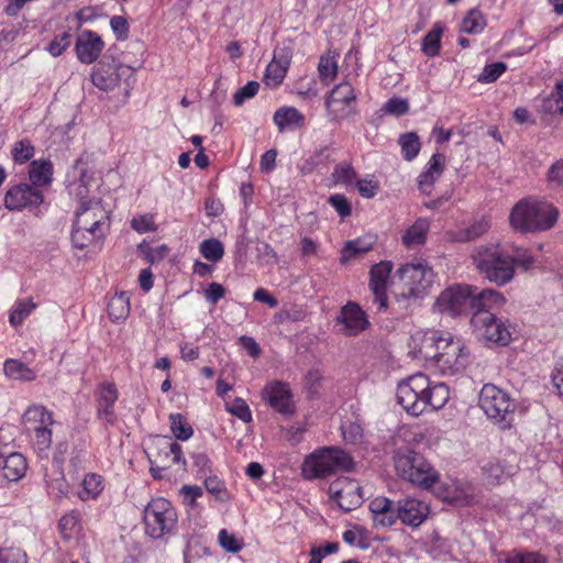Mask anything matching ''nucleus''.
I'll return each mask as SVG.
<instances>
[{
    "instance_id": "obj_29",
    "label": "nucleus",
    "mask_w": 563,
    "mask_h": 563,
    "mask_svg": "<svg viewBox=\"0 0 563 563\" xmlns=\"http://www.w3.org/2000/svg\"><path fill=\"white\" fill-rule=\"evenodd\" d=\"M430 229V221L426 218H419L404 233L401 241L407 249H416L426 243L427 234Z\"/></svg>"
},
{
    "instance_id": "obj_26",
    "label": "nucleus",
    "mask_w": 563,
    "mask_h": 563,
    "mask_svg": "<svg viewBox=\"0 0 563 563\" xmlns=\"http://www.w3.org/2000/svg\"><path fill=\"white\" fill-rule=\"evenodd\" d=\"M120 70L124 71L129 69H124L122 66L113 68L111 66L98 65L92 69L90 75L91 81L100 90H112L119 85Z\"/></svg>"
},
{
    "instance_id": "obj_54",
    "label": "nucleus",
    "mask_w": 563,
    "mask_h": 563,
    "mask_svg": "<svg viewBox=\"0 0 563 563\" xmlns=\"http://www.w3.org/2000/svg\"><path fill=\"white\" fill-rule=\"evenodd\" d=\"M260 89V82L252 80L249 81L245 86L240 88L233 96V103L236 107L243 104V102L247 99H251L256 96Z\"/></svg>"
},
{
    "instance_id": "obj_11",
    "label": "nucleus",
    "mask_w": 563,
    "mask_h": 563,
    "mask_svg": "<svg viewBox=\"0 0 563 563\" xmlns=\"http://www.w3.org/2000/svg\"><path fill=\"white\" fill-rule=\"evenodd\" d=\"M176 522V510L165 498L152 499L144 509L145 530L154 539L169 533Z\"/></svg>"
},
{
    "instance_id": "obj_4",
    "label": "nucleus",
    "mask_w": 563,
    "mask_h": 563,
    "mask_svg": "<svg viewBox=\"0 0 563 563\" xmlns=\"http://www.w3.org/2000/svg\"><path fill=\"white\" fill-rule=\"evenodd\" d=\"M472 260L483 278L497 286H505L515 277L512 254L499 244L477 246Z\"/></svg>"
},
{
    "instance_id": "obj_5",
    "label": "nucleus",
    "mask_w": 563,
    "mask_h": 563,
    "mask_svg": "<svg viewBox=\"0 0 563 563\" xmlns=\"http://www.w3.org/2000/svg\"><path fill=\"white\" fill-rule=\"evenodd\" d=\"M353 457L335 446H324L307 455L301 464L305 479L327 478L338 472H351L354 468Z\"/></svg>"
},
{
    "instance_id": "obj_2",
    "label": "nucleus",
    "mask_w": 563,
    "mask_h": 563,
    "mask_svg": "<svg viewBox=\"0 0 563 563\" xmlns=\"http://www.w3.org/2000/svg\"><path fill=\"white\" fill-rule=\"evenodd\" d=\"M419 352L424 358L433 360L443 374H455L462 371L467 362L463 343L449 332H426Z\"/></svg>"
},
{
    "instance_id": "obj_34",
    "label": "nucleus",
    "mask_w": 563,
    "mask_h": 563,
    "mask_svg": "<svg viewBox=\"0 0 563 563\" xmlns=\"http://www.w3.org/2000/svg\"><path fill=\"white\" fill-rule=\"evenodd\" d=\"M130 313V297L126 292L115 294L108 303V314L112 321L124 320Z\"/></svg>"
},
{
    "instance_id": "obj_17",
    "label": "nucleus",
    "mask_w": 563,
    "mask_h": 563,
    "mask_svg": "<svg viewBox=\"0 0 563 563\" xmlns=\"http://www.w3.org/2000/svg\"><path fill=\"white\" fill-rule=\"evenodd\" d=\"M43 200L41 190L29 184H19L7 191L4 207L10 211L22 210L27 207H38Z\"/></svg>"
},
{
    "instance_id": "obj_23",
    "label": "nucleus",
    "mask_w": 563,
    "mask_h": 563,
    "mask_svg": "<svg viewBox=\"0 0 563 563\" xmlns=\"http://www.w3.org/2000/svg\"><path fill=\"white\" fill-rule=\"evenodd\" d=\"M118 400V390L113 384H102L97 390V416L113 424L117 420L114 404Z\"/></svg>"
},
{
    "instance_id": "obj_58",
    "label": "nucleus",
    "mask_w": 563,
    "mask_h": 563,
    "mask_svg": "<svg viewBox=\"0 0 563 563\" xmlns=\"http://www.w3.org/2000/svg\"><path fill=\"white\" fill-rule=\"evenodd\" d=\"M205 487L208 493L213 495L217 500H225V486L224 483L217 476H208L205 479Z\"/></svg>"
},
{
    "instance_id": "obj_10",
    "label": "nucleus",
    "mask_w": 563,
    "mask_h": 563,
    "mask_svg": "<svg viewBox=\"0 0 563 563\" xmlns=\"http://www.w3.org/2000/svg\"><path fill=\"white\" fill-rule=\"evenodd\" d=\"M22 421L25 431L32 437L34 450L38 455H46L52 445V412L44 406L33 405L25 410Z\"/></svg>"
},
{
    "instance_id": "obj_40",
    "label": "nucleus",
    "mask_w": 563,
    "mask_h": 563,
    "mask_svg": "<svg viewBox=\"0 0 563 563\" xmlns=\"http://www.w3.org/2000/svg\"><path fill=\"white\" fill-rule=\"evenodd\" d=\"M202 256L213 263L219 262L224 255L223 244L218 239H207L200 244Z\"/></svg>"
},
{
    "instance_id": "obj_50",
    "label": "nucleus",
    "mask_w": 563,
    "mask_h": 563,
    "mask_svg": "<svg viewBox=\"0 0 563 563\" xmlns=\"http://www.w3.org/2000/svg\"><path fill=\"white\" fill-rule=\"evenodd\" d=\"M71 44V35L68 32H63L54 37L46 47L47 52L54 56H60Z\"/></svg>"
},
{
    "instance_id": "obj_19",
    "label": "nucleus",
    "mask_w": 563,
    "mask_h": 563,
    "mask_svg": "<svg viewBox=\"0 0 563 563\" xmlns=\"http://www.w3.org/2000/svg\"><path fill=\"white\" fill-rule=\"evenodd\" d=\"M263 393L265 395L266 401L277 412L283 415H292L295 412L292 394L286 383H272L264 388Z\"/></svg>"
},
{
    "instance_id": "obj_38",
    "label": "nucleus",
    "mask_w": 563,
    "mask_h": 563,
    "mask_svg": "<svg viewBox=\"0 0 563 563\" xmlns=\"http://www.w3.org/2000/svg\"><path fill=\"white\" fill-rule=\"evenodd\" d=\"M486 26V20L483 13L477 9L467 12L461 24V31L468 34H478Z\"/></svg>"
},
{
    "instance_id": "obj_20",
    "label": "nucleus",
    "mask_w": 563,
    "mask_h": 563,
    "mask_svg": "<svg viewBox=\"0 0 563 563\" xmlns=\"http://www.w3.org/2000/svg\"><path fill=\"white\" fill-rule=\"evenodd\" d=\"M103 47L104 43L97 33L82 31L77 36L75 52L81 63L89 65L97 60Z\"/></svg>"
},
{
    "instance_id": "obj_36",
    "label": "nucleus",
    "mask_w": 563,
    "mask_h": 563,
    "mask_svg": "<svg viewBox=\"0 0 563 563\" xmlns=\"http://www.w3.org/2000/svg\"><path fill=\"white\" fill-rule=\"evenodd\" d=\"M398 143L401 147L402 157L408 162H411L413 158H416L421 150L420 137L416 132H407L401 134L398 139Z\"/></svg>"
},
{
    "instance_id": "obj_56",
    "label": "nucleus",
    "mask_w": 563,
    "mask_h": 563,
    "mask_svg": "<svg viewBox=\"0 0 563 563\" xmlns=\"http://www.w3.org/2000/svg\"><path fill=\"white\" fill-rule=\"evenodd\" d=\"M383 110L386 113L400 117L409 111V104L406 99L393 97L384 104Z\"/></svg>"
},
{
    "instance_id": "obj_33",
    "label": "nucleus",
    "mask_w": 563,
    "mask_h": 563,
    "mask_svg": "<svg viewBox=\"0 0 563 563\" xmlns=\"http://www.w3.org/2000/svg\"><path fill=\"white\" fill-rule=\"evenodd\" d=\"M482 471L490 484H500L509 476H511V470H509L503 461L497 459H493L486 462L482 466Z\"/></svg>"
},
{
    "instance_id": "obj_53",
    "label": "nucleus",
    "mask_w": 563,
    "mask_h": 563,
    "mask_svg": "<svg viewBox=\"0 0 563 563\" xmlns=\"http://www.w3.org/2000/svg\"><path fill=\"white\" fill-rule=\"evenodd\" d=\"M227 410L243 422L252 420L250 407L242 398H235L231 404H227Z\"/></svg>"
},
{
    "instance_id": "obj_47",
    "label": "nucleus",
    "mask_w": 563,
    "mask_h": 563,
    "mask_svg": "<svg viewBox=\"0 0 563 563\" xmlns=\"http://www.w3.org/2000/svg\"><path fill=\"white\" fill-rule=\"evenodd\" d=\"M137 250L144 256V258L151 264L161 262L167 255L168 252V247L166 245L152 247L145 242L139 244Z\"/></svg>"
},
{
    "instance_id": "obj_6",
    "label": "nucleus",
    "mask_w": 563,
    "mask_h": 563,
    "mask_svg": "<svg viewBox=\"0 0 563 563\" xmlns=\"http://www.w3.org/2000/svg\"><path fill=\"white\" fill-rule=\"evenodd\" d=\"M559 211L547 202L519 201L511 210L510 224L516 231L536 232L554 225Z\"/></svg>"
},
{
    "instance_id": "obj_18",
    "label": "nucleus",
    "mask_w": 563,
    "mask_h": 563,
    "mask_svg": "<svg viewBox=\"0 0 563 563\" xmlns=\"http://www.w3.org/2000/svg\"><path fill=\"white\" fill-rule=\"evenodd\" d=\"M398 520L405 526L418 528L430 514L429 505L413 497H406L398 500Z\"/></svg>"
},
{
    "instance_id": "obj_28",
    "label": "nucleus",
    "mask_w": 563,
    "mask_h": 563,
    "mask_svg": "<svg viewBox=\"0 0 563 563\" xmlns=\"http://www.w3.org/2000/svg\"><path fill=\"white\" fill-rule=\"evenodd\" d=\"M490 228L489 219L482 217L474 220L466 228L459 229L450 233V239L454 242L465 243L474 241L484 235Z\"/></svg>"
},
{
    "instance_id": "obj_43",
    "label": "nucleus",
    "mask_w": 563,
    "mask_h": 563,
    "mask_svg": "<svg viewBox=\"0 0 563 563\" xmlns=\"http://www.w3.org/2000/svg\"><path fill=\"white\" fill-rule=\"evenodd\" d=\"M507 69V65L503 62H495L486 65L477 77V81L482 84H490L496 81Z\"/></svg>"
},
{
    "instance_id": "obj_48",
    "label": "nucleus",
    "mask_w": 563,
    "mask_h": 563,
    "mask_svg": "<svg viewBox=\"0 0 563 563\" xmlns=\"http://www.w3.org/2000/svg\"><path fill=\"white\" fill-rule=\"evenodd\" d=\"M319 75L324 84H329L334 79L338 73V64L334 57L322 56L318 66Z\"/></svg>"
},
{
    "instance_id": "obj_22",
    "label": "nucleus",
    "mask_w": 563,
    "mask_h": 563,
    "mask_svg": "<svg viewBox=\"0 0 563 563\" xmlns=\"http://www.w3.org/2000/svg\"><path fill=\"white\" fill-rule=\"evenodd\" d=\"M369 510L376 527H391L398 520V501L378 496L369 503Z\"/></svg>"
},
{
    "instance_id": "obj_52",
    "label": "nucleus",
    "mask_w": 563,
    "mask_h": 563,
    "mask_svg": "<svg viewBox=\"0 0 563 563\" xmlns=\"http://www.w3.org/2000/svg\"><path fill=\"white\" fill-rule=\"evenodd\" d=\"M505 563H545V559L538 552L512 551Z\"/></svg>"
},
{
    "instance_id": "obj_59",
    "label": "nucleus",
    "mask_w": 563,
    "mask_h": 563,
    "mask_svg": "<svg viewBox=\"0 0 563 563\" xmlns=\"http://www.w3.org/2000/svg\"><path fill=\"white\" fill-rule=\"evenodd\" d=\"M82 486L89 497H97L102 490V478L95 473L88 474L82 481Z\"/></svg>"
},
{
    "instance_id": "obj_24",
    "label": "nucleus",
    "mask_w": 563,
    "mask_h": 563,
    "mask_svg": "<svg viewBox=\"0 0 563 563\" xmlns=\"http://www.w3.org/2000/svg\"><path fill=\"white\" fill-rule=\"evenodd\" d=\"M445 156L442 153H435L427 164V168L418 177V187L422 194L430 195L434 183L444 170Z\"/></svg>"
},
{
    "instance_id": "obj_25",
    "label": "nucleus",
    "mask_w": 563,
    "mask_h": 563,
    "mask_svg": "<svg viewBox=\"0 0 563 563\" xmlns=\"http://www.w3.org/2000/svg\"><path fill=\"white\" fill-rule=\"evenodd\" d=\"M279 132L301 129L305 125L303 114L295 107H282L273 115Z\"/></svg>"
},
{
    "instance_id": "obj_57",
    "label": "nucleus",
    "mask_w": 563,
    "mask_h": 563,
    "mask_svg": "<svg viewBox=\"0 0 563 563\" xmlns=\"http://www.w3.org/2000/svg\"><path fill=\"white\" fill-rule=\"evenodd\" d=\"M328 202L335 209L341 218H346L352 213V207L350 201L344 195L334 194L328 199Z\"/></svg>"
},
{
    "instance_id": "obj_44",
    "label": "nucleus",
    "mask_w": 563,
    "mask_h": 563,
    "mask_svg": "<svg viewBox=\"0 0 563 563\" xmlns=\"http://www.w3.org/2000/svg\"><path fill=\"white\" fill-rule=\"evenodd\" d=\"M58 527L63 538L69 540L79 530V515L73 511L63 516Z\"/></svg>"
},
{
    "instance_id": "obj_16",
    "label": "nucleus",
    "mask_w": 563,
    "mask_h": 563,
    "mask_svg": "<svg viewBox=\"0 0 563 563\" xmlns=\"http://www.w3.org/2000/svg\"><path fill=\"white\" fill-rule=\"evenodd\" d=\"M329 495L344 511L356 509L363 503L360 484L350 477H339L329 485Z\"/></svg>"
},
{
    "instance_id": "obj_9",
    "label": "nucleus",
    "mask_w": 563,
    "mask_h": 563,
    "mask_svg": "<svg viewBox=\"0 0 563 563\" xmlns=\"http://www.w3.org/2000/svg\"><path fill=\"white\" fill-rule=\"evenodd\" d=\"M400 291L395 294L397 300L416 299L427 294L433 283L432 269L422 262L406 263L398 271Z\"/></svg>"
},
{
    "instance_id": "obj_3",
    "label": "nucleus",
    "mask_w": 563,
    "mask_h": 563,
    "mask_svg": "<svg viewBox=\"0 0 563 563\" xmlns=\"http://www.w3.org/2000/svg\"><path fill=\"white\" fill-rule=\"evenodd\" d=\"M110 230V211L100 199L81 201L73 224L71 242L84 250L95 241L104 239Z\"/></svg>"
},
{
    "instance_id": "obj_15",
    "label": "nucleus",
    "mask_w": 563,
    "mask_h": 563,
    "mask_svg": "<svg viewBox=\"0 0 563 563\" xmlns=\"http://www.w3.org/2000/svg\"><path fill=\"white\" fill-rule=\"evenodd\" d=\"M356 95L349 81L336 85L330 92L325 107L332 121L340 122L355 113L352 107L355 103Z\"/></svg>"
},
{
    "instance_id": "obj_35",
    "label": "nucleus",
    "mask_w": 563,
    "mask_h": 563,
    "mask_svg": "<svg viewBox=\"0 0 563 563\" xmlns=\"http://www.w3.org/2000/svg\"><path fill=\"white\" fill-rule=\"evenodd\" d=\"M4 374L12 379L22 382H32L35 379V373L24 363L18 360H7L3 365Z\"/></svg>"
},
{
    "instance_id": "obj_61",
    "label": "nucleus",
    "mask_w": 563,
    "mask_h": 563,
    "mask_svg": "<svg viewBox=\"0 0 563 563\" xmlns=\"http://www.w3.org/2000/svg\"><path fill=\"white\" fill-rule=\"evenodd\" d=\"M547 179L553 187L563 186V159H558L550 166L547 173Z\"/></svg>"
},
{
    "instance_id": "obj_46",
    "label": "nucleus",
    "mask_w": 563,
    "mask_h": 563,
    "mask_svg": "<svg viewBox=\"0 0 563 563\" xmlns=\"http://www.w3.org/2000/svg\"><path fill=\"white\" fill-rule=\"evenodd\" d=\"M34 155V146L29 140L16 142L12 148V157L16 164H24Z\"/></svg>"
},
{
    "instance_id": "obj_32",
    "label": "nucleus",
    "mask_w": 563,
    "mask_h": 563,
    "mask_svg": "<svg viewBox=\"0 0 563 563\" xmlns=\"http://www.w3.org/2000/svg\"><path fill=\"white\" fill-rule=\"evenodd\" d=\"M3 463V476L11 482L22 478L27 470L26 459L18 452L9 454Z\"/></svg>"
},
{
    "instance_id": "obj_13",
    "label": "nucleus",
    "mask_w": 563,
    "mask_h": 563,
    "mask_svg": "<svg viewBox=\"0 0 563 563\" xmlns=\"http://www.w3.org/2000/svg\"><path fill=\"white\" fill-rule=\"evenodd\" d=\"M473 288L468 285H455L444 289L435 300V308L440 312L457 316L473 311Z\"/></svg>"
},
{
    "instance_id": "obj_8",
    "label": "nucleus",
    "mask_w": 563,
    "mask_h": 563,
    "mask_svg": "<svg viewBox=\"0 0 563 563\" xmlns=\"http://www.w3.org/2000/svg\"><path fill=\"white\" fill-rule=\"evenodd\" d=\"M478 405L501 429L511 427L516 405L506 391L493 384H485L479 393Z\"/></svg>"
},
{
    "instance_id": "obj_14",
    "label": "nucleus",
    "mask_w": 563,
    "mask_h": 563,
    "mask_svg": "<svg viewBox=\"0 0 563 563\" xmlns=\"http://www.w3.org/2000/svg\"><path fill=\"white\" fill-rule=\"evenodd\" d=\"M393 271L390 261H382L375 264L369 271V290L372 291L368 309H376V312H384L388 308L387 284Z\"/></svg>"
},
{
    "instance_id": "obj_55",
    "label": "nucleus",
    "mask_w": 563,
    "mask_h": 563,
    "mask_svg": "<svg viewBox=\"0 0 563 563\" xmlns=\"http://www.w3.org/2000/svg\"><path fill=\"white\" fill-rule=\"evenodd\" d=\"M330 156V147L322 146L319 150H317L308 159H306L302 169L306 172H311L316 166L329 162Z\"/></svg>"
},
{
    "instance_id": "obj_1",
    "label": "nucleus",
    "mask_w": 563,
    "mask_h": 563,
    "mask_svg": "<svg viewBox=\"0 0 563 563\" xmlns=\"http://www.w3.org/2000/svg\"><path fill=\"white\" fill-rule=\"evenodd\" d=\"M450 398L444 383L431 385L427 375L415 374L400 382L397 387V401L409 415L418 417L430 408L439 410Z\"/></svg>"
},
{
    "instance_id": "obj_37",
    "label": "nucleus",
    "mask_w": 563,
    "mask_h": 563,
    "mask_svg": "<svg viewBox=\"0 0 563 563\" xmlns=\"http://www.w3.org/2000/svg\"><path fill=\"white\" fill-rule=\"evenodd\" d=\"M442 34L443 26L440 23H435L432 29L424 35L422 40V52L427 56L434 57L439 55Z\"/></svg>"
},
{
    "instance_id": "obj_30",
    "label": "nucleus",
    "mask_w": 563,
    "mask_h": 563,
    "mask_svg": "<svg viewBox=\"0 0 563 563\" xmlns=\"http://www.w3.org/2000/svg\"><path fill=\"white\" fill-rule=\"evenodd\" d=\"M156 452L148 453L153 459H157L161 464H167L166 460L172 459L173 463H183L185 464V459L183 456L181 446L176 442H169L167 440L159 441L155 448Z\"/></svg>"
},
{
    "instance_id": "obj_39",
    "label": "nucleus",
    "mask_w": 563,
    "mask_h": 563,
    "mask_svg": "<svg viewBox=\"0 0 563 563\" xmlns=\"http://www.w3.org/2000/svg\"><path fill=\"white\" fill-rule=\"evenodd\" d=\"M169 421L170 430L178 440L186 441L192 435L194 430L181 413H170Z\"/></svg>"
},
{
    "instance_id": "obj_49",
    "label": "nucleus",
    "mask_w": 563,
    "mask_h": 563,
    "mask_svg": "<svg viewBox=\"0 0 563 563\" xmlns=\"http://www.w3.org/2000/svg\"><path fill=\"white\" fill-rule=\"evenodd\" d=\"M131 228L139 233L155 232L157 225L152 213L139 214L131 220Z\"/></svg>"
},
{
    "instance_id": "obj_41",
    "label": "nucleus",
    "mask_w": 563,
    "mask_h": 563,
    "mask_svg": "<svg viewBox=\"0 0 563 563\" xmlns=\"http://www.w3.org/2000/svg\"><path fill=\"white\" fill-rule=\"evenodd\" d=\"M332 179L335 184L352 186L356 180V172L350 163H340L334 167Z\"/></svg>"
},
{
    "instance_id": "obj_60",
    "label": "nucleus",
    "mask_w": 563,
    "mask_h": 563,
    "mask_svg": "<svg viewBox=\"0 0 563 563\" xmlns=\"http://www.w3.org/2000/svg\"><path fill=\"white\" fill-rule=\"evenodd\" d=\"M219 542L221 547L231 553H236L242 549V541L239 540L234 534L229 533L225 529L219 532Z\"/></svg>"
},
{
    "instance_id": "obj_64",
    "label": "nucleus",
    "mask_w": 563,
    "mask_h": 563,
    "mask_svg": "<svg viewBox=\"0 0 563 563\" xmlns=\"http://www.w3.org/2000/svg\"><path fill=\"white\" fill-rule=\"evenodd\" d=\"M0 563H27L26 554L19 549H7L0 552Z\"/></svg>"
},
{
    "instance_id": "obj_21",
    "label": "nucleus",
    "mask_w": 563,
    "mask_h": 563,
    "mask_svg": "<svg viewBox=\"0 0 563 563\" xmlns=\"http://www.w3.org/2000/svg\"><path fill=\"white\" fill-rule=\"evenodd\" d=\"M338 321L344 324L349 335H356L369 327L365 311L353 301L342 307Z\"/></svg>"
},
{
    "instance_id": "obj_51",
    "label": "nucleus",
    "mask_w": 563,
    "mask_h": 563,
    "mask_svg": "<svg viewBox=\"0 0 563 563\" xmlns=\"http://www.w3.org/2000/svg\"><path fill=\"white\" fill-rule=\"evenodd\" d=\"M372 249L371 243H364L361 240L349 241L342 250V262H347L357 254H363Z\"/></svg>"
},
{
    "instance_id": "obj_45",
    "label": "nucleus",
    "mask_w": 563,
    "mask_h": 563,
    "mask_svg": "<svg viewBox=\"0 0 563 563\" xmlns=\"http://www.w3.org/2000/svg\"><path fill=\"white\" fill-rule=\"evenodd\" d=\"M35 307L36 305L32 301V299L19 301L10 313V323L12 325L21 324Z\"/></svg>"
},
{
    "instance_id": "obj_62",
    "label": "nucleus",
    "mask_w": 563,
    "mask_h": 563,
    "mask_svg": "<svg viewBox=\"0 0 563 563\" xmlns=\"http://www.w3.org/2000/svg\"><path fill=\"white\" fill-rule=\"evenodd\" d=\"M355 186L358 190V194L364 198H373L379 189L378 181L373 179L357 180L355 181Z\"/></svg>"
},
{
    "instance_id": "obj_7",
    "label": "nucleus",
    "mask_w": 563,
    "mask_h": 563,
    "mask_svg": "<svg viewBox=\"0 0 563 563\" xmlns=\"http://www.w3.org/2000/svg\"><path fill=\"white\" fill-rule=\"evenodd\" d=\"M395 468L406 481L422 488H431L439 481V473L424 456L408 448L399 449L395 456Z\"/></svg>"
},
{
    "instance_id": "obj_63",
    "label": "nucleus",
    "mask_w": 563,
    "mask_h": 563,
    "mask_svg": "<svg viewBox=\"0 0 563 563\" xmlns=\"http://www.w3.org/2000/svg\"><path fill=\"white\" fill-rule=\"evenodd\" d=\"M292 58V47L290 44H283L282 46H277L274 51L273 60L285 66L289 67Z\"/></svg>"
},
{
    "instance_id": "obj_12",
    "label": "nucleus",
    "mask_w": 563,
    "mask_h": 563,
    "mask_svg": "<svg viewBox=\"0 0 563 563\" xmlns=\"http://www.w3.org/2000/svg\"><path fill=\"white\" fill-rule=\"evenodd\" d=\"M472 327L477 336L496 345L506 346L511 341L512 325L508 320L497 318L494 313L477 312L472 314Z\"/></svg>"
},
{
    "instance_id": "obj_31",
    "label": "nucleus",
    "mask_w": 563,
    "mask_h": 563,
    "mask_svg": "<svg viewBox=\"0 0 563 563\" xmlns=\"http://www.w3.org/2000/svg\"><path fill=\"white\" fill-rule=\"evenodd\" d=\"M53 164L49 161H33L29 166L31 185L37 189L52 181Z\"/></svg>"
},
{
    "instance_id": "obj_42",
    "label": "nucleus",
    "mask_w": 563,
    "mask_h": 563,
    "mask_svg": "<svg viewBox=\"0 0 563 563\" xmlns=\"http://www.w3.org/2000/svg\"><path fill=\"white\" fill-rule=\"evenodd\" d=\"M287 69L285 66L272 60L267 67L264 75V82L266 86L276 88L279 86L287 73Z\"/></svg>"
},
{
    "instance_id": "obj_27",
    "label": "nucleus",
    "mask_w": 563,
    "mask_h": 563,
    "mask_svg": "<svg viewBox=\"0 0 563 563\" xmlns=\"http://www.w3.org/2000/svg\"><path fill=\"white\" fill-rule=\"evenodd\" d=\"M506 302L505 297L497 290L484 289L473 296V313L479 311L494 313L493 311L501 308Z\"/></svg>"
}]
</instances>
